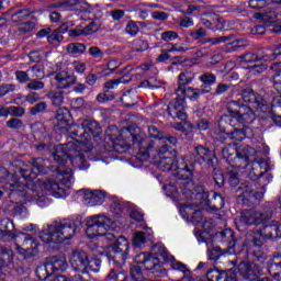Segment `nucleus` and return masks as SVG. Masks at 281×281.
<instances>
[{"label":"nucleus","instance_id":"1","mask_svg":"<svg viewBox=\"0 0 281 281\" xmlns=\"http://www.w3.org/2000/svg\"><path fill=\"white\" fill-rule=\"evenodd\" d=\"M12 175L9 186L12 196H19L26 201H35L37 205L43 206L47 203V196L38 192V187L34 183L36 173H30L27 165L23 161H14L9 167Z\"/></svg>","mask_w":281,"mask_h":281},{"label":"nucleus","instance_id":"2","mask_svg":"<svg viewBox=\"0 0 281 281\" xmlns=\"http://www.w3.org/2000/svg\"><path fill=\"white\" fill-rule=\"evenodd\" d=\"M273 218V209L266 207L263 212L248 213L241 215L236 220L237 227H249V225H262L258 229L259 235L263 240H278L281 238V226L278 221H270Z\"/></svg>","mask_w":281,"mask_h":281},{"label":"nucleus","instance_id":"3","mask_svg":"<svg viewBox=\"0 0 281 281\" xmlns=\"http://www.w3.org/2000/svg\"><path fill=\"white\" fill-rule=\"evenodd\" d=\"M80 227H82V222L79 220L75 222L55 223L40 233V239L45 245L65 243V240L74 238Z\"/></svg>","mask_w":281,"mask_h":281},{"label":"nucleus","instance_id":"4","mask_svg":"<svg viewBox=\"0 0 281 281\" xmlns=\"http://www.w3.org/2000/svg\"><path fill=\"white\" fill-rule=\"evenodd\" d=\"M53 159L60 166V170H63L64 166H67V161H70L71 166L79 168V170H87L89 168V162L85 159V155L78 150L74 143H68L57 148L53 154Z\"/></svg>","mask_w":281,"mask_h":281},{"label":"nucleus","instance_id":"5","mask_svg":"<svg viewBox=\"0 0 281 281\" xmlns=\"http://www.w3.org/2000/svg\"><path fill=\"white\" fill-rule=\"evenodd\" d=\"M105 240L110 243L108 259L119 269H122L126 265V260H128V251L131 249L128 239L122 235L115 236V234L110 233L105 235Z\"/></svg>","mask_w":281,"mask_h":281},{"label":"nucleus","instance_id":"6","mask_svg":"<svg viewBox=\"0 0 281 281\" xmlns=\"http://www.w3.org/2000/svg\"><path fill=\"white\" fill-rule=\"evenodd\" d=\"M155 165L158 170L162 172L172 170L173 177H177V179H191L192 170H194V166L189 167L183 158L177 159L176 157L169 156L159 157V159L155 161Z\"/></svg>","mask_w":281,"mask_h":281},{"label":"nucleus","instance_id":"7","mask_svg":"<svg viewBox=\"0 0 281 281\" xmlns=\"http://www.w3.org/2000/svg\"><path fill=\"white\" fill-rule=\"evenodd\" d=\"M235 194L238 203L248 206L256 205L265 195V187H260V183L256 180H248L238 186Z\"/></svg>","mask_w":281,"mask_h":281},{"label":"nucleus","instance_id":"8","mask_svg":"<svg viewBox=\"0 0 281 281\" xmlns=\"http://www.w3.org/2000/svg\"><path fill=\"white\" fill-rule=\"evenodd\" d=\"M29 164L32 166V169H29V175L34 173L35 179L38 177V175H49V170H52V172H57V177H59V181L63 183V186L70 184L71 180L74 179V170L69 168L60 169V167L49 168L43 158H31L29 159Z\"/></svg>","mask_w":281,"mask_h":281},{"label":"nucleus","instance_id":"9","mask_svg":"<svg viewBox=\"0 0 281 281\" xmlns=\"http://www.w3.org/2000/svg\"><path fill=\"white\" fill-rule=\"evenodd\" d=\"M125 133H128L132 137L133 144H138L139 149L136 155V159L138 161L144 162L148 157H150V153H157V155H166L167 153H170V148L172 146L168 145V143H162L161 145H157V142L150 140L147 144H144V140H142V136L137 134H133L131 128H127Z\"/></svg>","mask_w":281,"mask_h":281},{"label":"nucleus","instance_id":"10","mask_svg":"<svg viewBox=\"0 0 281 281\" xmlns=\"http://www.w3.org/2000/svg\"><path fill=\"white\" fill-rule=\"evenodd\" d=\"M113 223L104 215H94L90 217L86 223V235L88 238H97V236H103L106 239V234H111Z\"/></svg>","mask_w":281,"mask_h":281},{"label":"nucleus","instance_id":"11","mask_svg":"<svg viewBox=\"0 0 281 281\" xmlns=\"http://www.w3.org/2000/svg\"><path fill=\"white\" fill-rule=\"evenodd\" d=\"M194 177V170H192L191 178H179L181 182V192L187 201H196V203H202L203 199H207V191L205 187L194 183L192 178Z\"/></svg>","mask_w":281,"mask_h":281},{"label":"nucleus","instance_id":"12","mask_svg":"<svg viewBox=\"0 0 281 281\" xmlns=\"http://www.w3.org/2000/svg\"><path fill=\"white\" fill-rule=\"evenodd\" d=\"M212 243L225 247L224 250L227 251L229 256H233V254H238V243L236 241L234 231H232L231 228H225L223 231L216 232L212 236Z\"/></svg>","mask_w":281,"mask_h":281},{"label":"nucleus","instance_id":"13","mask_svg":"<svg viewBox=\"0 0 281 281\" xmlns=\"http://www.w3.org/2000/svg\"><path fill=\"white\" fill-rule=\"evenodd\" d=\"M237 271L240 278L247 281H256L258 278H260V276H262V268L251 261H240L237 266Z\"/></svg>","mask_w":281,"mask_h":281},{"label":"nucleus","instance_id":"14","mask_svg":"<svg viewBox=\"0 0 281 281\" xmlns=\"http://www.w3.org/2000/svg\"><path fill=\"white\" fill-rule=\"evenodd\" d=\"M200 205L199 202L186 203L180 207V213L183 218L191 221L193 225H199L203 221V212H201Z\"/></svg>","mask_w":281,"mask_h":281},{"label":"nucleus","instance_id":"15","mask_svg":"<svg viewBox=\"0 0 281 281\" xmlns=\"http://www.w3.org/2000/svg\"><path fill=\"white\" fill-rule=\"evenodd\" d=\"M0 265L3 267H14V269H21V271H26L27 266L24 261L14 259V251L8 247L0 246Z\"/></svg>","mask_w":281,"mask_h":281},{"label":"nucleus","instance_id":"16","mask_svg":"<svg viewBox=\"0 0 281 281\" xmlns=\"http://www.w3.org/2000/svg\"><path fill=\"white\" fill-rule=\"evenodd\" d=\"M70 265L75 271L87 273L89 268V255L82 249H76L71 252Z\"/></svg>","mask_w":281,"mask_h":281},{"label":"nucleus","instance_id":"17","mask_svg":"<svg viewBox=\"0 0 281 281\" xmlns=\"http://www.w3.org/2000/svg\"><path fill=\"white\" fill-rule=\"evenodd\" d=\"M167 113L173 120H181V122L186 121V100L182 97L177 95L176 99L170 101L167 108Z\"/></svg>","mask_w":281,"mask_h":281},{"label":"nucleus","instance_id":"18","mask_svg":"<svg viewBox=\"0 0 281 281\" xmlns=\"http://www.w3.org/2000/svg\"><path fill=\"white\" fill-rule=\"evenodd\" d=\"M206 198H203L201 203L202 207H204L206 212H218V210H223L225 205V200L223 199V195L213 191H206Z\"/></svg>","mask_w":281,"mask_h":281},{"label":"nucleus","instance_id":"19","mask_svg":"<svg viewBox=\"0 0 281 281\" xmlns=\"http://www.w3.org/2000/svg\"><path fill=\"white\" fill-rule=\"evenodd\" d=\"M246 105L240 102V100L236 101H228L226 103V110L228 111L229 115H224L218 121V128L223 131V122L232 123V120H236L239 113H243V109Z\"/></svg>","mask_w":281,"mask_h":281},{"label":"nucleus","instance_id":"20","mask_svg":"<svg viewBox=\"0 0 281 281\" xmlns=\"http://www.w3.org/2000/svg\"><path fill=\"white\" fill-rule=\"evenodd\" d=\"M15 247L18 251L22 250L32 255L36 254V249H38V244L29 234L19 233L16 236Z\"/></svg>","mask_w":281,"mask_h":281},{"label":"nucleus","instance_id":"21","mask_svg":"<svg viewBox=\"0 0 281 281\" xmlns=\"http://www.w3.org/2000/svg\"><path fill=\"white\" fill-rule=\"evenodd\" d=\"M148 135L153 139H157L158 142H160V144H170L169 146L171 147L179 144V139H177V137L159 131V128H157V126L155 125L148 126Z\"/></svg>","mask_w":281,"mask_h":281},{"label":"nucleus","instance_id":"22","mask_svg":"<svg viewBox=\"0 0 281 281\" xmlns=\"http://www.w3.org/2000/svg\"><path fill=\"white\" fill-rule=\"evenodd\" d=\"M207 281H238L236 271H223L216 268L206 271Z\"/></svg>","mask_w":281,"mask_h":281},{"label":"nucleus","instance_id":"23","mask_svg":"<svg viewBox=\"0 0 281 281\" xmlns=\"http://www.w3.org/2000/svg\"><path fill=\"white\" fill-rule=\"evenodd\" d=\"M104 199H106V193L102 192L101 190L83 191V201H86L87 205H90V207L102 205V203H104Z\"/></svg>","mask_w":281,"mask_h":281},{"label":"nucleus","instance_id":"24","mask_svg":"<svg viewBox=\"0 0 281 281\" xmlns=\"http://www.w3.org/2000/svg\"><path fill=\"white\" fill-rule=\"evenodd\" d=\"M56 89H69V87L76 85V76L69 75L67 71H60L55 75Z\"/></svg>","mask_w":281,"mask_h":281},{"label":"nucleus","instance_id":"25","mask_svg":"<svg viewBox=\"0 0 281 281\" xmlns=\"http://www.w3.org/2000/svg\"><path fill=\"white\" fill-rule=\"evenodd\" d=\"M69 135H71L72 139H76L79 144H89V135H87V131L82 123L80 125L74 124L68 128Z\"/></svg>","mask_w":281,"mask_h":281},{"label":"nucleus","instance_id":"26","mask_svg":"<svg viewBox=\"0 0 281 281\" xmlns=\"http://www.w3.org/2000/svg\"><path fill=\"white\" fill-rule=\"evenodd\" d=\"M193 156L195 161H201L206 162L209 166H212V150L210 148L203 146V145H198L194 147L193 150Z\"/></svg>","mask_w":281,"mask_h":281},{"label":"nucleus","instance_id":"27","mask_svg":"<svg viewBox=\"0 0 281 281\" xmlns=\"http://www.w3.org/2000/svg\"><path fill=\"white\" fill-rule=\"evenodd\" d=\"M83 128L86 131V135H88V139L91 142L93 137H100L102 135V127H100V124L98 122L88 119L85 120L82 123Z\"/></svg>","mask_w":281,"mask_h":281},{"label":"nucleus","instance_id":"28","mask_svg":"<svg viewBox=\"0 0 281 281\" xmlns=\"http://www.w3.org/2000/svg\"><path fill=\"white\" fill-rule=\"evenodd\" d=\"M194 80V72L190 70H184L178 76V88L176 90V95L179 93H183V89H186V85H190Z\"/></svg>","mask_w":281,"mask_h":281},{"label":"nucleus","instance_id":"29","mask_svg":"<svg viewBox=\"0 0 281 281\" xmlns=\"http://www.w3.org/2000/svg\"><path fill=\"white\" fill-rule=\"evenodd\" d=\"M40 186L42 190H46V192H49V194H53V196H60V194L64 192L60 184L54 180H40Z\"/></svg>","mask_w":281,"mask_h":281},{"label":"nucleus","instance_id":"30","mask_svg":"<svg viewBox=\"0 0 281 281\" xmlns=\"http://www.w3.org/2000/svg\"><path fill=\"white\" fill-rule=\"evenodd\" d=\"M200 82H202L200 89L204 90L205 93L212 91V86L216 85V75L212 72H204L199 77Z\"/></svg>","mask_w":281,"mask_h":281},{"label":"nucleus","instance_id":"31","mask_svg":"<svg viewBox=\"0 0 281 281\" xmlns=\"http://www.w3.org/2000/svg\"><path fill=\"white\" fill-rule=\"evenodd\" d=\"M235 120L239 124H244V126L247 124H254V121L256 120V114H254V110L251 108L246 105L241 110V113H239Z\"/></svg>","mask_w":281,"mask_h":281},{"label":"nucleus","instance_id":"32","mask_svg":"<svg viewBox=\"0 0 281 281\" xmlns=\"http://www.w3.org/2000/svg\"><path fill=\"white\" fill-rule=\"evenodd\" d=\"M256 155V149L250 146H245L237 149V158L243 159L244 165H240V168H247L249 166V158Z\"/></svg>","mask_w":281,"mask_h":281},{"label":"nucleus","instance_id":"33","mask_svg":"<svg viewBox=\"0 0 281 281\" xmlns=\"http://www.w3.org/2000/svg\"><path fill=\"white\" fill-rule=\"evenodd\" d=\"M46 262H48V267H50L53 273L65 271L68 267L67 261L58 256L49 257Z\"/></svg>","mask_w":281,"mask_h":281},{"label":"nucleus","instance_id":"34","mask_svg":"<svg viewBox=\"0 0 281 281\" xmlns=\"http://www.w3.org/2000/svg\"><path fill=\"white\" fill-rule=\"evenodd\" d=\"M246 104H250L256 111H265L267 109V101L258 93L252 92Z\"/></svg>","mask_w":281,"mask_h":281},{"label":"nucleus","instance_id":"35","mask_svg":"<svg viewBox=\"0 0 281 281\" xmlns=\"http://www.w3.org/2000/svg\"><path fill=\"white\" fill-rule=\"evenodd\" d=\"M177 95H179L180 98H182L184 100H186V98H189L190 100H199V98H201V95H205V92L201 88L189 87V88H183V91L179 92V94H177Z\"/></svg>","mask_w":281,"mask_h":281},{"label":"nucleus","instance_id":"36","mask_svg":"<svg viewBox=\"0 0 281 281\" xmlns=\"http://www.w3.org/2000/svg\"><path fill=\"white\" fill-rule=\"evenodd\" d=\"M271 120L277 126L281 127V97H277L272 101V114Z\"/></svg>","mask_w":281,"mask_h":281},{"label":"nucleus","instance_id":"37","mask_svg":"<svg viewBox=\"0 0 281 281\" xmlns=\"http://www.w3.org/2000/svg\"><path fill=\"white\" fill-rule=\"evenodd\" d=\"M138 100H139V97L137 95V92H135L133 90H128V91L124 92L121 97V102L126 108L135 106V104H137Z\"/></svg>","mask_w":281,"mask_h":281},{"label":"nucleus","instance_id":"38","mask_svg":"<svg viewBox=\"0 0 281 281\" xmlns=\"http://www.w3.org/2000/svg\"><path fill=\"white\" fill-rule=\"evenodd\" d=\"M270 69L271 71H274L273 87L276 91L281 93V61L271 64Z\"/></svg>","mask_w":281,"mask_h":281},{"label":"nucleus","instance_id":"39","mask_svg":"<svg viewBox=\"0 0 281 281\" xmlns=\"http://www.w3.org/2000/svg\"><path fill=\"white\" fill-rule=\"evenodd\" d=\"M8 225H12V223L7 222L3 226L0 227V240H3V243H10L11 240H14L16 245V237L19 234H14L12 231H9Z\"/></svg>","mask_w":281,"mask_h":281},{"label":"nucleus","instance_id":"40","mask_svg":"<svg viewBox=\"0 0 281 281\" xmlns=\"http://www.w3.org/2000/svg\"><path fill=\"white\" fill-rule=\"evenodd\" d=\"M254 19L257 21H261V23H276V19H278V13L273 10H267L262 13H255Z\"/></svg>","mask_w":281,"mask_h":281},{"label":"nucleus","instance_id":"41","mask_svg":"<svg viewBox=\"0 0 281 281\" xmlns=\"http://www.w3.org/2000/svg\"><path fill=\"white\" fill-rule=\"evenodd\" d=\"M36 10L34 9H20L11 15V21L13 23H21V21H25L29 16H32Z\"/></svg>","mask_w":281,"mask_h":281},{"label":"nucleus","instance_id":"42","mask_svg":"<svg viewBox=\"0 0 281 281\" xmlns=\"http://www.w3.org/2000/svg\"><path fill=\"white\" fill-rule=\"evenodd\" d=\"M255 170H259L257 172H254L256 179H260V177H263L267 175L269 170H271V167H269V164L266 162L265 159L259 158L256 162L252 164Z\"/></svg>","mask_w":281,"mask_h":281},{"label":"nucleus","instance_id":"43","mask_svg":"<svg viewBox=\"0 0 281 281\" xmlns=\"http://www.w3.org/2000/svg\"><path fill=\"white\" fill-rule=\"evenodd\" d=\"M35 273L40 280H47L49 276H54V272L52 271V266H49L47 261L37 266Z\"/></svg>","mask_w":281,"mask_h":281},{"label":"nucleus","instance_id":"44","mask_svg":"<svg viewBox=\"0 0 281 281\" xmlns=\"http://www.w3.org/2000/svg\"><path fill=\"white\" fill-rule=\"evenodd\" d=\"M131 82V77L128 75H124L123 77H120L117 79H111L104 83V89L106 91L111 89H117L119 85H126Z\"/></svg>","mask_w":281,"mask_h":281},{"label":"nucleus","instance_id":"45","mask_svg":"<svg viewBox=\"0 0 281 281\" xmlns=\"http://www.w3.org/2000/svg\"><path fill=\"white\" fill-rule=\"evenodd\" d=\"M146 271H160L161 266L159 265V258L148 255L147 259H145V263L143 265Z\"/></svg>","mask_w":281,"mask_h":281},{"label":"nucleus","instance_id":"46","mask_svg":"<svg viewBox=\"0 0 281 281\" xmlns=\"http://www.w3.org/2000/svg\"><path fill=\"white\" fill-rule=\"evenodd\" d=\"M153 254L155 255L154 258H160V260H170V254L166 249L165 245L156 244L151 248Z\"/></svg>","mask_w":281,"mask_h":281},{"label":"nucleus","instance_id":"47","mask_svg":"<svg viewBox=\"0 0 281 281\" xmlns=\"http://www.w3.org/2000/svg\"><path fill=\"white\" fill-rule=\"evenodd\" d=\"M268 271L272 278H276L277 281H281V260L273 259L268 267Z\"/></svg>","mask_w":281,"mask_h":281},{"label":"nucleus","instance_id":"48","mask_svg":"<svg viewBox=\"0 0 281 281\" xmlns=\"http://www.w3.org/2000/svg\"><path fill=\"white\" fill-rule=\"evenodd\" d=\"M48 98L54 106H63L65 103V91H50L48 92Z\"/></svg>","mask_w":281,"mask_h":281},{"label":"nucleus","instance_id":"49","mask_svg":"<svg viewBox=\"0 0 281 281\" xmlns=\"http://www.w3.org/2000/svg\"><path fill=\"white\" fill-rule=\"evenodd\" d=\"M8 115H11V117H23L25 115V108L23 106H4V117H8Z\"/></svg>","mask_w":281,"mask_h":281},{"label":"nucleus","instance_id":"50","mask_svg":"<svg viewBox=\"0 0 281 281\" xmlns=\"http://www.w3.org/2000/svg\"><path fill=\"white\" fill-rule=\"evenodd\" d=\"M55 119L57 122H60V124H67V122L71 120V112H69V109L67 108H59L56 111Z\"/></svg>","mask_w":281,"mask_h":281},{"label":"nucleus","instance_id":"51","mask_svg":"<svg viewBox=\"0 0 281 281\" xmlns=\"http://www.w3.org/2000/svg\"><path fill=\"white\" fill-rule=\"evenodd\" d=\"M106 281H128V276L120 270L111 269L106 276Z\"/></svg>","mask_w":281,"mask_h":281},{"label":"nucleus","instance_id":"52","mask_svg":"<svg viewBox=\"0 0 281 281\" xmlns=\"http://www.w3.org/2000/svg\"><path fill=\"white\" fill-rule=\"evenodd\" d=\"M66 50L68 52V54H85V52H87V45H85L83 43H70L67 45Z\"/></svg>","mask_w":281,"mask_h":281},{"label":"nucleus","instance_id":"53","mask_svg":"<svg viewBox=\"0 0 281 281\" xmlns=\"http://www.w3.org/2000/svg\"><path fill=\"white\" fill-rule=\"evenodd\" d=\"M281 56V44L277 45L273 50H266L262 55L263 60H276Z\"/></svg>","mask_w":281,"mask_h":281},{"label":"nucleus","instance_id":"54","mask_svg":"<svg viewBox=\"0 0 281 281\" xmlns=\"http://www.w3.org/2000/svg\"><path fill=\"white\" fill-rule=\"evenodd\" d=\"M222 155H223L224 159H229V158L234 157V155L238 156V148H236V145H234V144L225 145L222 148Z\"/></svg>","mask_w":281,"mask_h":281},{"label":"nucleus","instance_id":"55","mask_svg":"<svg viewBox=\"0 0 281 281\" xmlns=\"http://www.w3.org/2000/svg\"><path fill=\"white\" fill-rule=\"evenodd\" d=\"M229 139H235L236 142H243L247 137L245 128H235L234 131L228 132Z\"/></svg>","mask_w":281,"mask_h":281},{"label":"nucleus","instance_id":"56","mask_svg":"<svg viewBox=\"0 0 281 281\" xmlns=\"http://www.w3.org/2000/svg\"><path fill=\"white\" fill-rule=\"evenodd\" d=\"M238 63H256L258 60H265V58L258 57V55L254 54V53H246L244 55H240L237 58Z\"/></svg>","mask_w":281,"mask_h":281},{"label":"nucleus","instance_id":"57","mask_svg":"<svg viewBox=\"0 0 281 281\" xmlns=\"http://www.w3.org/2000/svg\"><path fill=\"white\" fill-rule=\"evenodd\" d=\"M131 278L134 281H147L148 279L144 278V274L142 273V267L139 266H133L130 270Z\"/></svg>","mask_w":281,"mask_h":281},{"label":"nucleus","instance_id":"58","mask_svg":"<svg viewBox=\"0 0 281 281\" xmlns=\"http://www.w3.org/2000/svg\"><path fill=\"white\" fill-rule=\"evenodd\" d=\"M26 89L30 91H41L45 89V82L38 79H30L29 83L26 85Z\"/></svg>","mask_w":281,"mask_h":281},{"label":"nucleus","instance_id":"59","mask_svg":"<svg viewBox=\"0 0 281 281\" xmlns=\"http://www.w3.org/2000/svg\"><path fill=\"white\" fill-rule=\"evenodd\" d=\"M47 111V102L41 101L34 106L30 108L31 115H38V113H45Z\"/></svg>","mask_w":281,"mask_h":281},{"label":"nucleus","instance_id":"60","mask_svg":"<svg viewBox=\"0 0 281 281\" xmlns=\"http://www.w3.org/2000/svg\"><path fill=\"white\" fill-rule=\"evenodd\" d=\"M145 244H146V233L136 232L133 237V246L142 247V245H145Z\"/></svg>","mask_w":281,"mask_h":281},{"label":"nucleus","instance_id":"61","mask_svg":"<svg viewBox=\"0 0 281 281\" xmlns=\"http://www.w3.org/2000/svg\"><path fill=\"white\" fill-rule=\"evenodd\" d=\"M149 45H148V41H144V40H135L133 42V46L132 49L134 52H146V49H148Z\"/></svg>","mask_w":281,"mask_h":281},{"label":"nucleus","instance_id":"62","mask_svg":"<svg viewBox=\"0 0 281 281\" xmlns=\"http://www.w3.org/2000/svg\"><path fill=\"white\" fill-rule=\"evenodd\" d=\"M36 27V22H25L22 23L19 29L18 32L20 34H30V32H33Z\"/></svg>","mask_w":281,"mask_h":281},{"label":"nucleus","instance_id":"63","mask_svg":"<svg viewBox=\"0 0 281 281\" xmlns=\"http://www.w3.org/2000/svg\"><path fill=\"white\" fill-rule=\"evenodd\" d=\"M213 180L215 181V186H217V188H223V186H225V175L221 170L214 169Z\"/></svg>","mask_w":281,"mask_h":281},{"label":"nucleus","instance_id":"64","mask_svg":"<svg viewBox=\"0 0 281 281\" xmlns=\"http://www.w3.org/2000/svg\"><path fill=\"white\" fill-rule=\"evenodd\" d=\"M53 281H82V276L80 274H75L71 278L65 277V276H56Z\"/></svg>","mask_w":281,"mask_h":281}]
</instances>
